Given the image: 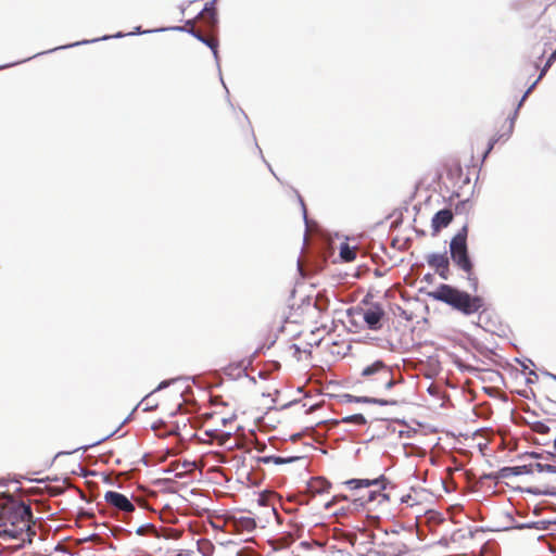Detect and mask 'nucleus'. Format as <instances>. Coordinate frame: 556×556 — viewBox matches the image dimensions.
I'll use <instances>...</instances> for the list:
<instances>
[{"mask_svg": "<svg viewBox=\"0 0 556 556\" xmlns=\"http://www.w3.org/2000/svg\"><path fill=\"white\" fill-rule=\"evenodd\" d=\"M33 514L29 505L8 498L0 505V536L22 542H31L36 534L33 529Z\"/></svg>", "mask_w": 556, "mask_h": 556, "instance_id": "nucleus-1", "label": "nucleus"}, {"mask_svg": "<svg viewBox=\"0 0 556 556\" xmlns=\"http://www.w3.org/2000/svg\"><path fill=\"white\" fill-rule=\"evenodd\" d=\"M237 429V417L233 412L215 409L206 415L202 425V433L206 438H200V440L206 443L216 442L220 446L231 448L232 445H228V443Z\"/></svg>", "mask_w": 556, "mask_h": 556, "instance_id": "nucleus-2", "label": "nucleus"}, {"mask_svg": "<svg viewBox=\"0 0 556 556\" xmlns=\"http://www.w3.org/2000/svg\"><path fill=\"white\" fill-rule=\"evenodd\" d=\"M430 296L452 306L464 315L475 314L484 305V301L481 296H472L465 291L445 283L440 285L430 293Z\"/></svg>", "mask_w": 556, "mask_h": 556, "instance_id": "nucleus-3", "label": "nucleus"}, {"mask_svg": "<svg viewBox=\"0 0 556 556\" xmlns=\"http://www.w3.org/2000/svg\"><path fill=\"white\" fill-rule=\"evenodd\" d=\"M399 381L394 377V370L383 361L377 359L363 367L357 383L377 393L381 390H390Z\"/></svg>", "mask_w": 556, "mask_h": 556, "instance_id": "nucleus-4", "label": "nucleus"}, {"mask_svg": "<svg viewBox=\"0 0 556 556\" xmlns=\"http://www.w3.org/2000/svg\"><path fill=\"white\" fill-rule=\"evenodd\" d=\"M468 227L465 225L452 239L450 243L451 257L454 264L467 274L469 286L473 292L478 290V278L473 274V264L467 249Z\"/></svg>", "mask_w": 556, "mask_h": 556, "instance_id": "nucleus-5", "label": "nucleus"}, {"mask_svg": "<svg viewBox=\"0 0 556 556\" xmlns=\"http://www.w3.org/2000/svg\"><path fill=\"white\" fill-rule=\"evenodd\" d=\"M351 490H366L359 495V500L368 504L383 506L390 501V493L387 491L388 481L383 476L374 479H351L344 482Z\"/></svg>", "mask_w": 556, "mask_h": 556, "instance_id": "nucleus-6", "label": "nucleus"}, {"mask_svg": "<svg viewBox=\"0 0 556 556\" xmlns=\"http://www.w3.org/2000/svg\"><path fill=\"white\" fill-rule=\"evenodd\" d=\"M363 319L367 327L371 330H379L382 327V319L384 318L386 312L383 307L378 303L369 304L367 307L362 309Z\"/></svg>", "mask_w": 556, "mask_h": 556, "instance_id": "nucleus-7", "label": "nucleus"}, {"mask_svg": "<svg viewBox=\"0 0 556 556\" xmlns=\"http://www.w3.org/2000/svg\"><path fill=\"white\" fill-rule=\"evenodd\" d=\"M104 500L106 504L119 511L128 514L135 510V505L130 502V500L126 495L116 491L105 492Z\"/></svg>", "mask_w": 556, "mask_h": 556, "instance_id": "nucleus-8", "label": "nucleus"}, {"mask_svg": "<svg viewBox=\"0 0 556 556\" xmlns=\"http://www.w3.org/2000/svg\"><path fill=\"white\" fill-rule=\"evenodd\" d=\"M331 483L324 477L312 478L305 489V494L311 497L328 495L330 493Z\"/></svg>", "mask_w": 556, "mask_h": 556, "instance_id": "nucleus-9", "label": "nucleus"}, {"mask_svg": "<svg viewBox=\"0 0 556 556\" xmlns=\"http://www.w3.org/2000/svg\"><path fill=\"white\" fill-rule=\"evenodd\" d=\"M427 263L434 268L435 273L442 278L447 279L450 275V261L446 254L433 253L428 255Z\"/></svg>", "mask_w": 556, "mask_h": 556, "instance_id": "nucleus-10", "label": "nucleus"}, {"mask_svg": "<svg viewBox=\"0 0 556 556\" xmlns=\"http://www.w3.org/2000/svg\"><path fill=\"white\" fill-rule=\"evenodd\" d=\"M453 220V213L451 210H441L437 212L432 218L431 227L433 230V235L440 232L442 228L447 227Z\"/></svg>", "mask_w": 556, "mask_h": 556, "instance_id": "nucleus-11", "label": "nucleus"}, {"mask_svg": "<svg viewBox=\"0 0 556 556\" xmlns=\"http://www.w3.org/2000/svg\"><path fill=\"white\" fill-rule=\"evenodd\" d=\"M198 18L207 29H214L216 27L217 16L214 1L205 4V8L201 11Z\"/></svg>", "mask_w": 556, "mask_h": 556, "instance_id": "nucleus-12", "label": "nucleus"}, {"mask_svg": "<svg viewBox=\"0 0 556 556\" xmlns=\"http://www.w3.org/2000/svg\"><path fill=\"white\" fill-rule=\"evenodd\" d=\"M377 554L378 556H403L406 554V547L399 541L383 542Z\"/></svg>", "mask_w": 556, "mask_h": 556, "instance_id": "nucleus-13", "label": "nucleus"}, {"mask_svg": "<svg viewBox=\"0 0 556 556\" xmlns=\"http://www.w3.org/2000/svg\"><path fill=\"white\" fill-rule=\"evenodd\" d=\"M187 421H188V418L181 416V420H176L174 422V425H172L167 429L166 433L177 435V437H179L180 440H185L187 438L188 433L185 434V433H182V431L186 430L188 427ZM189 435H191V434L189 433Z\"/></svg>", "mask_w": 556, "mask_h": 556, "instance_id": "nucleus-14", "label": "nucleus"}, {"mask_svg": "<svg viewBox=\"0 0 556 556\" xmlns=\"http://www.w3.org/2000/svg\"><path fill=\"white\" fill-rule=\"evenodd\" d=\"M191 33L199 40H201L202 42L206 43L213 50V52L215 54L217 53V40L214 37L204 36L201 30L194 28L193 24H192V27H191Z\"/></svg>", "mask_w": 556, "mask_h": 556, "instance_id": "nucleus-15", "label": "nucleus"}, {"mask_svg": "<svg viewBox=\"0 0 556 556\" xmlns=\"http://www.w3.org/2000/svg\"><path fill=\"white\" fill-rule=\"evenodd\" d=\"M420 496L421 492L413 490L410 493L402 496L401 501L403 504H406L408 507H415L420 505Z\"/></svg>", "mask_w": 556, "mask_h": 556, "instance_id": "nucleus-16", "label": "nucleus"}, {"mask_svg": "<svg viewBox=\"0 0 556 556\" xmlns=\"http://www.w3.org/2000/svg\"><path fill=\"white\" fill-rule=\"evenodd\" d=\"M356 248L350 247L348 243H342L340 247V257L344 262H352L356 257Z\"/></svg>", "mask_w": 556, "mask_h": 556, "instance_id": "nucleus-17", "label": "nucleus"}, {"mask_svg": "<svg viewBox=\"0 0 556 556\" xmlns=\"http://www.w3.org/2000/svg\"><path fill=\"white\" fill-rule=\"evenodd\" d=\"M529 469L528 472L534 473V472H556V466L548 465V464H541V463H534L528 465Z\"/></svg>", "mask_w": 556, "mask_h": 556, "instance_id": "nucleus-18", "label": "nucleus"}, {"mask_svg": "<svg viewBox=\"0 0 556 556\" xmlns=\"http://www.w3.org/2000/svg\"><path fill=\"white\" fill-rule=\"evenodd\" d=\"M425 516L427 519V522L433 526L440 525L444 521V518L442 515L435 510H426Z\"/></svg>", "mask_w": 556, "mask_h": 556, "instance_id": "nucleus-19", "label": "nucleus"}, {"mask_svg": "<svg viewBox=\"0 0 556 556\" xmlns=\"http://www.w3.org/2000/svg\"><path fill=\"white\" fill-rule=\"evenodd\" d=\"M342 421L345 424H354V425H358V426H363L366 424V419L362 414H354V415L346 416L342 419Z\"/></svg>", "mask_w": 556, "mask_h": 556, "instance_id": "nucleus-20", "label": "nucleus"}, {"mask_svg": "<svg viewBox=\"0 0 556 556\" xmlns=\"http://www.w3.org/2000/svg\"><path fill=\"white\" fill-rule=\"evenodd\" d=\"M239 522H240V526L242 527V529H244L249 532L254 530L256 527L255 520L250 517L241 518Z\"/></svg>", "mask_w": 556, "mask_h": 556, "instance_id": "nucleus-21", "label": "nucleus"}, {"mask_svg": "<svg viewBox=\"0 0 556 556\" xmlns=\"http://www.w3.org/2000/svg\"><path fill=\"white\" fill-rule=\"evenodd\" d=\"M199 549L203 556H212L214 546L208 541H204L199 543Z\"/></svg>", "mask_w": 556, "mask_h": 556, "instance_id": "nucleus-22", "label": "nucleus"}, {"mask_svg": "<svg viewBox=\"0 0 556 556\" xmlns=\"http://www.w3.org/2000/svg\"><path fill=\"white\" fill-rule=\"evenodd\" d=\"M555 60H556V50H555V51L549 55V58H548V60H547V62H546V64H545L544 68L542 70V72H541V74H540V76H539L538 80H539V79H541V78L543 77V75L546 73L547 68L553 64V62H554Z\"/></svg>", "mask_w": 556, "mask_h": 556, "instance_id": "nucleus-23", "label": "nucleus"}, {"mask_svg": "<svg viewBox=\"0 0 556 556\" xmlns=\"http://www.w3.org/2000/svg\"><path fill=\"white\" fill-rule=\"evenodd\" d=\"M555 60H556V50H555V51L549 55V58H548V60H547V62H546V64H545L544 68L542 70V72H541V74H540V76H539L538 80H539V79H541V78L543 77V75L546 73L547 68L553 64V62H554Z\"/></svg>", "mask_w": 556, "mask_h": 556, "instance_id": "nucleus-24", "label": "nucleus"}, {"mask_svg": "<svg viewBox=\"0 0 556 556\" xmlns=\"http://www.w3.org/2000/svg\"><path fill=\"white\" fill-rule=\"evenodd\" d=\"M533 429H534L535 432L541 433V434H547L548 431H549V428L546 425L542 424V422H536L534 425Z\"/></svg>", "mask_w": 556, "mask_h": 556, "instance_id": "nucleus-25", "label": "nucleus"}, {"mask_svg": "<svg viewBox=\"0 0 556 556\" xmlns=\"http://www.w3.org/2000/svg\"><path fill=\"white\" fill-rule=\"evenodd\" d=\"M364 401L376 402V403H379L380 405H395L396 404V401H390V400H370V399L365 397Z\"/></svg>", "mask_w": 556, "mask_h": 556, "instance_id": "nucleus-26", "label": "nucleus"}, {"mask_svg": "<svg viewBox=\"0 0 556 556\" xmlns=\"http://www.w3.org/2000/svg\"><path fill=\"white\" fill-rule=\"evenodd\" d=\"M269 459L274 460L275 464H285V463H288V462L292 460V459H287V458H282V457H279V456L268 457V458H265L264 460L268 462Z\"/></svg>", "mask_w": 556, "mask_h": 556, "instance_id": "nucleus-27", "label": "nucleus"}, {"mask_svg": "<svg viewBox=\"0 0 556 556\" xmlns=\"http://www.w3.org/2000/svg\"><path fill=\"white\" fill-rule=\"evenodd\" d=\"M546 453L553 457L556 456V437L553 439V444L548 450H546Z\"/></svg>", "mask_w": 556, "mask_h": 556, "instance_id": "nucleus-28", "label": "nucleus"}, {"mask_svg": "<svg viewBox=\"0 0 556 556\" xmlns=\"http://www.w3.org/2000/svg\"><path fill=\"white\" fill-rule=\"evenodd\" d=\"M193 465L194 464H191V463L184 464L185 472L190 471L192 469Z\"/></svg>", "mask_w": 556, "mask_h": 556, "instance_id": "nucleus-29", "label": "nucleus"}, {"mask_svg": "<svg viewBox=\"0 0 556 556\" xmlns=\"http://www.w3.org/2000/svg\"><path fill=\"white\" fill-rule=\"evenodd\" d=\"M535 83L527 90V92L523 94V99L531 92V90L533 89Z\"/></svg>", "mask_w": 556, "mask_h": 556, "instance_id": "nucleus-30", "label": "nucleus"}, {"mask_svg": "<svg viewBox=\"0 0 556 556\" xmlns=\"http://www.w3.org/2000/svg\"><path fill=\"white\" fill-rule=\"evenodd\" d=\"M156 407H157V405H155V406H149V402H147L146 409H152V408H156Z\"/></svg>", "mask_w": 556, "mask_h": 556, "instance_id": "nucleus-31", "label": "nucleus"}, {"mask_svg": "<svg viewBox=\"0 0 556 556\" xmlns=\"http://www.w3.org/2000/svg\"><path fill=\"white\" fill-rule=\"evenodd\" d=\"M495 141H496V140H493V142L490 144L489 150H491V149L493 148V144H494V142H495Z\"/></svg>", "mask_w": 556, "mask_h": 556, "instance_id": "nucleus-32", "label": "nucleus"}]
</instances>
